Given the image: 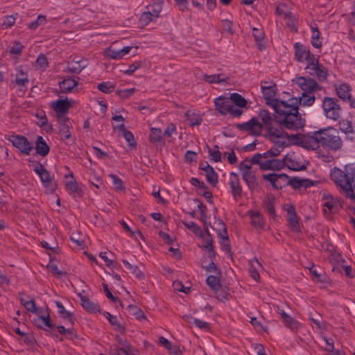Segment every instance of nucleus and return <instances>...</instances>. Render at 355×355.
<instances>
[{
  "mask_svg": "<svg viewBox=\"0 0 355 355\" xmlns=\"http://www.w3.org/2000/svg\"><path fill=\"white\" fill-rule=\"evenodd\" d=\"M329 129H333L329 128ZM301 146L308 150H316L320 146L334 150H338L343 146V141L338 135L329 132V128L320 129L313 133L304 135L300 141Z\"/></svg>",
  "mask_w": 355,
  "mask_h": 355,
  "instance_id": "f257e3e1",
  "label": "nucleus"
},
{
  "mask_svg": "<svg viewBox=\"0 0 355 355\" xmlns=\"http://www.w3.org/2000/svg\"><path fill=\"white\" fill-rule=\"evenodd\" d=\"M12 83L15 84L19 90L25 91L29 83L27 73L24 71L21 67H18L15 78Z\"/></svg>",
  "mask_w": 355,
  "mask_h": 355,
  "instance_id": "6ab92c4d",
  "label": "nucleus"
},
{
  "mask_svg": "<svg viewBox=\"0 0 355 355\" xmlns=\"http://www.w3.org/2000/svg\"><path fill=\"white\" fill-rule=\"evenodd\" d=\"M184 225L193 232L194 234H198L200 232V227L193 221L183 222Z\"/></svg>",
  "mask_w": 355,
  "mask_h": 355,
  "instance_id": "69168bd1",
  "label": "nucleus"
},
{
  "mask_svg": "<svg viewBox=\"0 0 355 355\" xmlns=\"http://www.w3.org/2000/svg\"><path fill=\"white\" fill-rule=\"evenodd\" d=\"M252 164H254L252 163L251 159L250 160H244L242 161L239 164V170L241 171V173L243 174L245 172H250L252 171Z\"/></svg>",
  "mask_w": 355,
  "mask_h": 355,
  "instance_id": "0e129e2a",
  "label": "nucleus"
},
{
  "mask_svg": "<svg viewBox=\"0 0 355 355\" xmlns=\"http://www.w3.org/2000/svg\"><path fill=\"white\" fill-rule=\"evenodd\" d=\"M324 214H333L338 211V201L328 193H323L321 198Z\"/></svg>",
  "mask_w": 355,
  "mask_h": 355,
  "instance_id": "2eb2a0df",
  "label": "nucleus"
},
{
  "mask_svg": "<svg viewBox=\"0 0 355 355\" xmlns=\"http://www.w3.org/2000/svg\"><path fill=\"white\" fill-rule=\"evenodd\" d=\"M157 19L152 16V14L148 11H144L141 13L139 18V24L141 26H146L149 24L150 22L155 21Z\"/></svg>",
  "mask_w": 355,
  "mask_h": 355,
  "instance_id": "3c124183",
  "label": "nucleus"
},
{
  "mask_svg": "<svg viewBox=\"0 0 355 355\" xmlns=\"http://www.w3.org/2000/svg\"><path fill=\"white\" fill-rule=\"evenodd\" d=\"M289 184L292 186L294 189H298L302 187H309L310 184H313L311 183V181L308 180H300L297 178H293L288 180Z\"/></svg>",
  "mask_w": 355,
  "mask_h": 355,
  "instance_id": "a18cd8bd",
  "label": "nucleus"
},
{
  "mask_svg": "<svg viewBox=\"0 0 355 355\" xmlns=\"http://www.w3.org/2000/svg\"><path fill=\"white\" fill-rule=\"evenodd\" d=\"M261 268V265L256 258H254L249 261L250 275L256 282H258L259 279V271Z\"/></svg>",
  "mask_w": 355,
  "mask_h": 355,
  "instance_id": "bb28decb",
  "label": "nucleus"
},
{
  "mask_svg": "<svg viewBox=\"0 0 355 355\" xmlns=\"http://www.w3.org/2000/svg\"><path fill=\"white\" fill-rule=\"evenodd\" d=\"M266 137L275 145L284 148L288 144V135L279 126L274 123L266 130Z\"/></svg>",
  "mask_w": 355,
  "mask_h": 355,
  "instance_id": "0eeeda50",
  "label": "nucleus"
},
{
  "mask_svg": "<svg viewBox=\"0 0 355 355\" xmlns=\"http://www.w3.org/2000/svg\"><path fill=\"white\" fill-rule=\"evenodd\" d=\"M251 162L254 164H258L259 168L262 171L280 170L284 167V163L282 160L274 158L261 160L260 155H254L251 157Z\"/></svg>",
  "mask_w": 355,
  "mask_h": 355,
  "instance_id": "1a4fd4ad",
  "label": "nucleus"
},
{
  "mask_svg": "<svg viewBox=\"0 0 355 355\" xmlns=\"http://www.w3.org/2000/svg\"><path fill=\"white\" fill-rule=\"evenodd\" d=\"M264 208L270 216L275 218L276 216L275 198L274 197H268L264 200Z\"/></svg>",
  "mask_w": 355,
  "mask_h": 355,
  "instance_id": "58836bf2",
  "label": "nucleus"
},
{
  "mask_svg": "<svg viewBox=\"0 0 355 355\" xmlns=\"http://www.w3.org/2000/svg\"><path fill=\"white\" fill-rule=\"evenodd\" d=\"M24 48V46L19 42H15L13 43V45L10 47V53L11 54H19L22 49Z\"/></svg>",
  "mask_w": 355,
  "mask_h": 355,
  "instance_id": "338daca9",
  "label": "nucleus"
},
{
  "mask_svg": "<svg viewBox=\"0 0 355 355\" xmlns=\"http://www.w3.org/2000/svg\"><path fill=\"white\" fill-rule=\"evenodd\" d=\"M248 214L250 218V223L252 226L257 229H261L263 227L264 222L259 212L249 211Z\"/></svg>",
  "mask_w": 355,
  "mask_h": 355,
  "instance_id": "7c9ffc66",
  "label": "nucleus"
},
{
  "mask_svg": "<svg viewBox=\"0 0 355 355\" xmlns=\"http://www.w3.org/2000/svg\"><path fill=\"white\" fill-rule=\"evenodd\" d=\"M135 88L119 90L117 92V94L120 98H127L135 92Z\"/></svg>",
  "mask_w": 355,
  "mask_h": 355,
  "instance_id": "774afa93",
  "label": "nucleus"
},
{
  "mask_svg": "<svg viewBox=\"0 0 355 355\" xmlns=\"http://www.w3.org/2000/svg\"><path fill=\"white\" fill-rule=\"evenodd\" d=\"M339 128L342 132H345V134L353 132V128L352 123L350 121L347 120H343L340 121Z\"/></svg>",
  "mask_w": 355,
  "mask_h": 355,
  "instance_id": "13d9d810",
  "label": "nucleus"
},
{
  "mask_svg": "<svg viewBox=\"0 0 355 355\" xmlns=\"http://www.w3.org/2000/svg\"><path fill=\"white\" fill-rule=\"evenodd\" d=\"M282 161L284 163V166H286L291 170L300 171L303 169V166L291 157L286 156Z\"/></svg>",
  "mask_w": 355,
  "mask_h": 355,
  "instance_id": "e433bc0d",
  "label": "nucleus"
},
{
  "mask_svg": "<svg viewBox=\"0 0 355 355\" xmlns=\"http://www.w3.org/2000/svg\"><path fill=\"white\" fill-rule=\"evenodd\" d=\"M206 282L207 285L215 292H217L220 287V279L214 275H209L207 277Z\"/></svg>",
  "mask_w": 355,
  "mask_h": 355,
  "instance_id": "de8ad7c7",
  "label": "nucleus"
},
{
  "mask_svg": "<svg viewBox=\"0 0 355 355\" xmlns=\"http://www.w3.org/2000/svg\"><path fill=\"white\" fill-rule=\"evenodd\" d=\"M215 224L217 225L216 231L217 232L218 236L222 240V243L225 246V250H229V239L225 225L220 219L217 220Z\"/></svg>",
  "mask_w": 355,
  "mask_h": 355,
  "instance_id": "412c9836",
  "label": "nucleus"
},
{
  "mask_svg": "<svg viewBox=\"0 0 355 355\" xmlns=\"http://www.w3.org/2000/svg\"><path fill=\"white\" fill-rule=\"evenodd\" d=\"M207 181L211 185L215 186L218 182L217 173L214 171V168L209 169L206 173Z\"/></svg>",
  "mask_w": 355,
  "mask_h": 355,
  "instance_id": "680f3d73",
  "label": "nucleus"
},
{
  "mask_svg": "<svg viewBox=\"0 0 355 355\" xmlns=\"http://www.w3.org/2000/svg\"><path fill=\"white\" fill-rule=\"evenodd\" d=\"M81 305L83 308L89 313H96L100 311V306L92 302L87 296H80Z\"/></svg>",
  "mask_w": 355,
  "mask_h": 355,
  "instance_id": "c756f323",
  "label": "nucleus"
},
{
  "mask_svg": "<svg viewBox=\"0 0 355 355\" xmlns=\"http://www.w3.org/2000/svg\"><path fill=\"white\" fill-rule=\"evenodd\" d=\"M162 6L160 2L153 3L146 6V11L152 14V16L157 19L162 11Z\"/></svg>",
  "mask_w": 355,
  "mask_h": 355,
  "instance_id": "37998d69",
  "label": "nucleus"
},
{
  "mask_svg": "<svg viewBox=\"0 0 355 355\" xmlns=\"http://www.w3.org/2000/svg\"><path fill=\"white\" fill-rule=\"evenodd\" d=\"M214 103L216 110L223 115L230 114L238 117L242 114L240 109L232 105L230 98L219 96L215 99Z\"/></svg>",
  "mask_w": 355,
  "mask_h": 355,
  "instance_id": "6e6552de",
  "label": "nucleus"
},
{
  "mask_svg": "<svg viewBox=\"0 0 355 355\" xmlns=\"http://www.w3.org/2000/svg\"><path fill=\"white\" fill-rule=\"evenodd\" d=\"M190 323H193L200 329L209 330L210 329L209 324L200 319L195 318L192 316H185Z\"/></svg>",
  "mask_w": 355,
  "mask_h": 355,
  "instance_id": "49530a36",
  "label": "nucleus"
},
{
  "mask_svg": "<svg viewBox=\"0 0 355 355\" xmlns=\"http://www.w3.org/2000/svg\"><path fill=\"white\" fill-rule=\"evenodd\" d=\"M322 340L325 343L324 349L327 352L332 353V355H343L341 351L334 350V345L332 340L328 339L326 337H324Z\"/></svg>",
  "mask_w": 355,
  "mask_h": 355,
  "instance_id": "5fc2aeb1",
  "label": "nucleus"
},
{
  "mask_svg": "<svg viewBox=\"0 0 355 355\" xmlns=\"http://www.w3.org/2000/svg\"><path fill=\"white\" fill-rule=\"evenodd\" d=\"M77 85V80L73 78H66L58 83L59 89L62 93H68L71 92Z\"/></svg>",
  "mask_w": 355,
  "mask_h": 355,
  "instance_id": "b1692460",
  "label": "nucleus"
},
{
  "mask_svg": "<svg viewBox=\"0 0 355 355\" xmlns=\"http://www.w3.org/2000/svg\"><path fill=\"white\" fill-rule=\"evenodd\" d=\"M202 236L204 239L203 247L207 250V256L211 259L216 256V253L212 245L213 240L211 235L208 230H206L205 234H202Z\"/></svg>",
  "mask_w": 355,
  "mask_h": 355,
  "instance_id": "a878e982",
  "label": "nucleus"
},
{
  "mask_svg": "<svg viewBox=\"0 0 355 355\" xmlns=\"http://www.w3.org/2000/svg\"><path fill=\"white\" fill-rule=\"evenodd\" d=\"M20 302L21 304L25 307V309L33 313V311H36V306L35 302L33 299L31 300H26L23 297H20Z\"/></svg>",
  "mask_w": 355,
  "mask_h": 355,
  "instance_id": "4d7b16f0",
  "label": "nucleus"
},
{
  "mask_svg": "<svg viewBox=\"0 0 355 355\" xmlns=\"http://www.w3.org/2000/svg\"><path fill=\"white\" fill-rule=\"evenodd\" d=\"M8 141L17 148L21 153L24 155H29L33 147L28 139L21 135H10L8 138Z\"/></svg>",
  "mask_w": 355,
  "mask_h": 355,
  "instance_id": "4468645a",
  "label": "nucleus"
},
{
  "mask_svg": "<svg viewBox=\"0 0 355 355\" xmlns=\"http://www.w3.org/2000/svg\"><path fill=\"white\" fill-rule=\"evenodd\" d=\"M114 128L119 129L120 131L123 132V137L128 143L130 146H136V142L135 141V137L133 134L125 129V127L123 123H121L116 126H114Z\"/></svg>",
  "mask_w": 355,
  "mask_h": 355,
  "instance_id": "c9c22d12",
  "label": "nucleus"
},
{
  "mask_svg": "<svg viewBox=\"0 0 355 355\" xmlns=\"http://www.w3.org/2000/svg\"><path fill=\"white\" fill-rule=\"evenodd\" d=\"M295 58L299 62H306L307 64L314 62L318 57L311 53L304 44L297 42L294 44Z\"/></svg>",
  "mask_w": 355,
  "mask_h": 355,
  "instance_id": "ddd939ff",
  "label": "nucleus"
},
{
  "mask_svg": "<svg viewBox=\"0 0 355 355\" xmlns=\"http://www.w3.org/2000/svg\"><path fill=\"white\" fill-rule=\"evenodd\" d=\"M261 92L266 100V103L271 106L277 114L275 119L278 125L282 126L283 121L291 125V123L288 122L287 119H289V116L291 117H294V116L293 114H285V112H287L286 110L288 108L291 109L290 110H294L295 109L294 104L296 103V100L288 99L287 101H279L275 98L276 86H263L262 87Z\"/></svg>",
  "mask_w": 355,
  "mask_h": 355,
  "instance_id": "f03ea898",
  "label": "nucleus"
},
{
  "mask_svg": "<svg viewBox=\"0 0 355 355\" xmlns=\"http://www.w3.org/2000/svg\"><path fill=\"white\" fill-rule=\"evenodd\" d=\"M49 66V62L46 56L41 53L38 55L35 61V68L37 69L45 70Z\"/></svg>",
  "mask_w": 355,
  "mask_h": 355,
  "instance_id": "09e8293b",
  "label": "nucleus"
},
{
  "mask_svg": "<svg viewBox=\"0 0 355 355\" xmlns=\"http://www.w3.org/2000/svg\"><path fill=\"white\" fill-rule=\"evenodd\" d=\"M87 66V61L80 57H74L71 61L67 62L65 72L72 73H79L83 69Z\"/></svg>",
  "mask_w": 355,
  "mask_h": 355,
  "instance_id": "f3484780",
  "label": "nucleus"
},
{
  "mask_svg": "<svg viewBox=\"0 0 355 355\" xmlns=\"http://www.w3.org/2000/svg\"><path fill=\"white\" fill-rule=\"evenodd\" d=\"M202 80L209 84L223 83H227V80H229V77L225 73H218L212 75L203 74Z\"/></svg>",
  "mask_w": 355,
  "mask_h": 355,
  "instance_id": "393cba45",
  "label": "nucleus"
},
{
  "mask_svg": "<svg viewBox=\"0 0 355 355\" xmlns=\"http://www.w3.org/2000/svg\"><path fill=\"white\" fill-rule=\"evenodd\" d=\"M17 16H18L17 13L5 16L3 17V21L1 24V26L3 28H10L15 24Z\"/></svg>",
  "mask_w": 355,
  "mask_h": 355,
  "instance_id": "864d4df0",
  "label": "nucleus"
},
{
  "mask_svg": "<svg viewBox=\"0 0 355 355\" xmlns=\"http://www.w3.org/2000/svg\"><path fill=\"white\" fill-rule=\"evenodd\" d=\"M71 180L65 182V187L67 191L71 195H80L82 193L81 189L79 187L78 182L73 180V176L71 175Z\"/></svg>",
  "mask_w": 355,
  "mask_h": 355,
  "instance_id": "f704fd0d",
  "label": "nucleus"
},
{
  "mask_svg": "<svg viewBox=\"0 0 355 355\" xmlns=\"http://www.w3.org/2000/svg\"><path fill=\"white\" fill-rule=\"evenodd\" d=\"M283 322L286 327L289 328L292 331H296L300 326L299 322L295 320L292 316L288 315L284 320Z\"/></svg>",
  "mask_w": 355,
  "mask_h": 355,
  "instance_id": "c03bdc74",
  "label": "nucleus"
},
{
  "mask_svg": "<svg viewBox=\"0 0 355 355\" xmlns=\"http://www.w3.org/2000/svg\"><path fill=\"white\" fill-rule=\"evenodd\" d=\"M185 116L188 124L191 126L200 125L202 120L200 114L193 111H187Z\"/></svg>",
  "mask_w": 355,
  "mask_h": 355,
  "instance_id": "72a5a7b5",
  "label": "nucleus"
},
{
  "mask_svg": "<svg viewBox=\"0 0 355 355\" xmlns=\"http://www.w3.org/2000/svg\"><path fill=\"white\" fill-rule=\"evenodd\" d=\"M162 130L160 128H152L150 130L149 139L153 143H157L161 140Z\"/></svg>",
  "mask_w": 355,
  "mask_h": 355,
  "instance_id": "6e6d98bb",
  "label": "nucleus"
},
{
  "mask_svg": "<svg viewBox=\"0 0 355 355\" xmlns=\"http://www.w3.org/2000/svg\"><path fill=\"white\" fill-rule=\"evenodd\" d=\"M58 131L61 139L67 145H71L75 142V137L71 135L72 125L69 118L61 116L58 121Z\"/></svg>",
  "mask_w": 355,
  "mask_h": 355,
  "instance_id": "9d476101",
  "label": "nucleus"
},
{
  "mask_svg": "<svg viewBox=\"0 0 355 355\" xmlns=\"http://www.w3.org/2000/svg\"><path fill=\"white\" fill-rule=\"evenodd\" d=\"M35 149L41 156H46L49 153V146L42 137L38 136L35 141Z\"/></svg>",
  "mask_w": 355,
  "mask_h": 355,
  "instance_id": "2f4dec72",
  "label": "nucleus"
},
{
  "mask_svg": "<svg viewBox=\"0 0 355 355\" xmlns=\"http://www.w3.org/2000/svg\"><path fill=\"white\" fill-rule=\"evenodd\" d=\"M311 29L312 32L311 43L313 47L319 49L322 46L320 33L317 26H311Z\"/></svg>",
  "mask_w": 355,
  "mask_h": 355,
  "instance_id": "a19ab883",
  "label": "nucleus"
},
{
  "mask_svg": "<svg viewBox=\"0 0 355 355\" xmlns=\"http://www.w3.org/2000/svg\"><path fill=\"white\" fill-rule=\"evenodd\" d=\"M324 115L328 119L337 121L342 114L339 100L333 97H324L322 103Z\"/></svg>",
  "mask_w": 355,
  "mask_h": 355,
  "instance_id": "423d86ee",
  "label": "nucleus"
},
{
  "mask_svg": "<svg viewBox=\"0 0 355 355\" xmlns=\"http://www.w3.org/2000/svg\"><path fill=\"white\" fill-rule=\"evenodd\" d=\"M306 73L313 77L316 78L319 81L324 82L327 80L328 71L327 68L319 63L318 58L305 67Z\"/></svg>",
  "mask_w": 355,
  "mask_h": 355,
  "instance_id": "f8f14e48",
  "label": "nucleus"
},
{
  "mask_svg": "<svg viewBox=\"0 0 355 355\" xmlns=\"http://www.w3.org/2000/svg\"><path fill=\"white\" fill-rule=\"evenodd\" d=\"M71 103L67 99L64 100H57L56 101L51 103V107L55 112L57 121L62 116L63 118H67L65 114L69 112Z\"/></svg>",
  "mask_w": 355,
  "mask_h": 355,
  "instance_id": "dca6fc26",
  "label": "nucleus"
},
{
  "mask_svg": "<svg viewBox=\"0 0 355 355\" xmlns=\"http://www.w3.org/2000/svg\"><path fill=\"white\" fill-rule=\"evenodd\" d=\"M210 160L214 162H218L221 160V153L218 150V146H214L213 148H207Z\"/></svg>",
  "mask_w": 355,
  "mask_h": 355,
  "instance_id": "8fccbe9b",
  "label": "nucleus"
},
{
  "mask_svg": "<svg viewBox=\"0 0 355 355\" xmlns=\"http://www.w3.org/2000/svg\"><path fill=\"white\" fill-rule=\"evenodd\" d=\"M230 100L236 108H239L240 111L243 112V109L247 107V101L239 94L233 93L230 94Z\"/></svg>",
  "mask_w": 355,
  "mask_h": 355,
  "instance_id": "473e14b6",
  "label": "nucleus"
},
{
  "mask_svg": "<svg viewBox=\"0 0 355 355\" xmlns=\"http://www.w3.org/2000/svg\"><path fill=\"white\" fill-rule=\"evenodd\" d=\"M335 90L338 97L344 102L350 100L352 96V87L346 83H340L335 85Z\"/></svg>",
  "mask_w": 355,
  "mask_h": 355,
  "instance_id": "aec40b11",
  "label": "nucleus"
},
{
  "mask_svg": "<svg viewBox=\"0 0 355 355\" xmlns=\"http://www.w3.org/2000/svg\"><path fill=\"white\" fill-rule=\"evenodd\" d=\"M292 82L297 85V87L303 91V93L311 94L321 90V87L317 82L309 77L297 76L292 80Z\"/></svg>",
  "mask_w": 355,
  "mask_h": 355,
  "instance_id": "9b49d317",
  "label": "nucleus"
},
{
  "mask_svg": "<svg viewBox=\"0 0 355 355\" xmlns=\"http://www.w3.org/2000/svg\"><path fill=\"white\" fill-rule=\"evenodd\" d=\"M97 88L102 92L110 93L114 89V86L110 82H102L99 83Z\"/></svg>",
  "mask_w": 355,
  "mask_h": 355,
  "instance_id": "052dcab7",
  "label": "nucleus"
},
{
  "mask_svg": "<svg viewBox=\"0 0 355 355\" xmlns=\"http://www.w3.org/2000/svg\"><path fill=\"white\" fill-rule=\"evenodd\" d=\"M286 211L287 220L290 227L293 229V231H299V223L294 207L291 206L287 209Z\"/></svg>",
  "mask_w": 355,
  "mask_h": 355,
  "instance_id": "cd10ccee",
  "label": "nucleus"
},
{
  "mask_svg": "<svg viewBox=\"0 0 355 355\" xmlns=\"http://www.w3.org/2000/svg\"><path fill=\"white\" fill-rule=\"evenodd\" d=\"M34 171L39 175L43 185L48 188L52 186V178L49 171L44 168L41 164H37L34 168Z\"/></svg>",
  "mask_w": 355,
  "mask_h": 355,
  "instance_id": "4be33fe9",
  "label": "nucleus"
},
{
  "mask_svg": "<svg viewBox=\"0 0 355 355\" xmlns=\"http://www.w3.org/2000/svg\"><path fill=\"white\" fill-rule=\"evenodd\" d=\"M108 176L111 178L112 184L116 191H121L123 189L122 180L114 174H110Z\"/></svg>",
  "mask_w": 355,
  "mask_h": 355,
  "instance_id": "bf43d9fd",
  "label": "nucleus"
},
{
  "mask_svg": "<svg viewBox=\"0 0 355 355\" xmlns=\"http://www.w3.org/2000/svg\"><path fill=\"white\" fill-rule=\"evenodd\" d=\"M123 263L125 266L126 269L128 270L137 279H143L144 275L143 272L139 270L137 266L131 264L126 260H123Z\"/></svg>",
  "mask_w": 355,
  "mask_h": 355,
  "instance_id": "ea45409f",
  "label": "nucleus"
},
{
  "mask_svg": "<svg viewBox=\"0 0 355 355\" xmlns=\"http://www.w3.org/2000/svg\"><path fill=\"white\" fill-rule=\"evenodd\" d=\"M104 315L111 325L114 327V330L120 333H123L125 331V327L119 322L116 316L111 315L108 312H105Z\"/></svg>",
  "mask_w": 355,
  "mask_h": 355,
  "instance_id": "4c0bfd02",
  "label": "nucleus"
},
{
  "mask_svg": "<svg viewBox=\"0 0 355 355\" xmlns=\"http://www.w3.org/2000/svg\"><path fill=\"white\" fill-rule=\"evenodd\" d=\"M308 94L309 93H302V96L300 98H291L296 100V103L294 104L295 109L294 110H290L291 109L288 108L285 114H293L294 117H291L289 116V119H287V121L291 124L288 125L285 121H283L282 127L292 130H297L304 127L305 119L302 116V114L299 113V105L301 104L305 106H311L315 101V96Z\"/></svg>",
  "mask_w": 355,
  "mask_h": 355,
  "instance_id": "20e7f679",
  "label": "nucleus"
},
{
  "mask_svg": "<svg viewBox=\"0 0 355 355\" xmlns=\"http://www.w3.org/2000/svg\"><path fill=\"white\" fill-rule=\"evenodd\" d=\"M242 178L250 190H255L258 188L259 184L254 171L243 173Z\"/></svg>",
  "mask_w": 355,
  "mask_h": 355,
  "instance_id": "c85d7f7f",
  "label": "nucleus"
},
{
  "mask_svg": "<svg viewBox=\"0 0 355 355\" xmlns=\"http://www.w3.org/2000/svg\"><path fill=\"white\" fill-rule=\"evenodd\" d=\"M263 178L271 183L272 186L275 188H282L288 179V176L286 174L270 173L263 175Z\"/></svg>",
  "mask_w": 355,
  "mask_h": 355,
  "instance_id": "a211bd4d",
  "label": "nucleus"
},
{
  "mask_svg": "<svg viewBox=\"0 0 355 355\" xmlns=\"http://www.w3.org/2000/svg\"><path fill=\"white\" fill-rule=\"evenodd\" d=\"M258 116L261 122H259L256 118H252L248 122L239 124L238 128L241 130L248 132L251 135L257 136L261 135L262 129L266 130L275 123L272 114L266 110H260Z\"/></svg>",
  "mask_w": 355,
  "mask_h": 355,
  "instance_id": "39448f33",
  "label": "nucleus"
},
{
  "mask_svg": "<svg viewBox=\"0 0 355 355\" xmlns=\"http://www.w3.org/2000/svg\"><path fill=\"white\" fill-rule=\"evenodd\" d=\"M130 352V347L128 343L123 344L122 348H116L112 355H129V352Z\"/></svg>",
  "mask_w": 355,
  "mask_h": 355,
  "instance_id": "e2e57ef3",
  "label": "nucleus"
},
{
  "mask_svg": "<svg viewBox=\"0 0 355 355\" xmlns=\"http://www.w3.org/2000/svg\"><path fill=\"white\" fill-rule=\"evenodd\" d=\"M330 178L346 198L355 200V166L353 164H347L343 169L333 168Z\"/></svg>",
  "mask_w": 355,
  "mask_h": 355,
  "instance_id": "7ed1b4c3",
  "label": "nucleus"
},
{
  "mask_svg": "<svg viewBox=\"0 0 355 355\" xmlns=\"http://www.w3.org/2000/svg\"><path fill=\"white\" fill-rule=\"evenodd\" d=\"M230 186L234 199H236L237 197L241 196L242 193V188L240 184L239 176L235 173L232 172L230 174Z\"/></svg>",
  "mask_w": 355,
  "mask_h": 355,
  "instance_id": "5701e85b",
  "label": "nucleus"
},
{
  "mask_svg": "<svg viewBox=\"0 0 355 355\" xmlns=\"http://www.w3.org/2000/svg\"><path fill=\"white\" fill-rule=\"evenodd\" d=\"M35 322H39V323H37V326L40 329H43L44 326L47 327L49 328L53 327V324L51 320L49 313H46L44 315H41L40 318H38L37 320H35Z\"/></svg>",
  "mask_w": 355,
  "mask_h": 355,
  "instance_id": "79ce46f5",
  "label": "nucleus"
},
{
  "mask_svg": "<svg viewBox=\"0 0 355 355\" xmlns=\"http://www.w3.org/2000/svg\"><path fill=\"white\" fill-rule=\"evenodd\" d=\"M104 54L106 57L114 60H120L122 58L120 49H114L112 46L106 49Z\"/></svg>",
  "mask_w": 355,
  "mask_h": 355,
  "instance_id": "603ef678",
  "label": "nucleus"
}]
</instances>
